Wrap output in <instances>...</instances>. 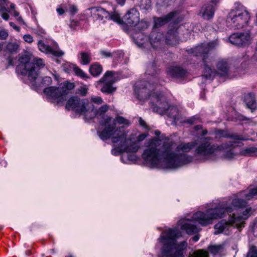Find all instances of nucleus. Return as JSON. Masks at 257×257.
<instances>
[{
    "mask_svg": "<svg viewBox=\"0 0 257 257\" xmlns=\"http://www.w3.org/2000/svg\"><path fill=\"white\" fill-rule=\"evenodd\" d=\"M107 19L112 20L118 24H121L123 22L120 18V15L115 11L109 13V17H108Z\"/></svg>",
    "mask_w": 257,
    "mask_h": 257,
    "instance_id": "7c9ffc66",
    "label": "nucleus"
},
{
    "mask_svg": "<svg viewBox=\"0 0 257 257\" xmlns=\"http://www.w3.org/2000/svg\"><path fill=\"white\" fill-rule=\"evenodd\" d=\"M198 119L199 117L198 116H194L187 119L186 122L190 124H194L197 123L198 122Z\"/></svg>",
    "mask_w": 257,
    "mask_h": 257,
    "instance_id": "a18cd8bd",
    "label": "nucleus"
},
{
    "mask_svg": "<svg viewBox=\"0 0 257 257\" xmlns=\"http://www.w3.org/2000/svg\"><path fill=\"white\" fill-rule=\"evenodd\" d=\"M159 70L154 63L149 65L146 72L148 80L138 82L135 85V92L138 99L144 100L149 97L150 106L154 112L160 114L166 113L168 117L176 121L179 118V111L176 106L168 107L166 97L162 93L153 92L156 87L161 84L158 77Z\"/></svg>",
    "mask_w": 257,
    "mask_h": 257,
    "instance_id": "f03ea898",
    "label": "nucleus"
},
{
    "mask_svg": "<svg viewBox=\"0 0 257 257\" xmlns=\"http://www.w3.org/2000/svg\"><path fill=\"white\" fill-rule=\"evenodd\" d=\"M10 8L11 9H13L14 10H15V5L14 4H13L12 3L11 5H10Z\"/></svg>",
    "mask_w": 257,
    "mask_h": 257,
    "instance_id": "0e129e2a",
    "label": "nucleus"
},
{
    "mask_svg": "<svg viewBox=\"0 0 257 257\" xmlns=\"http://www.w3.org/2000/svg\"><path fill=\"white\" fill-rule=\"evenodd\" d=\"M74 87V83L65 81L61 83L58 87L51 86L45 88L44 92L49 100L61 104L66 99L68 91L73 89Z\"/></svg>",
    "mask_w": 257,
    "mask_h": 257,
    "instance_id": "9b49d317",
    "label": "nucleus"
},
{
    "mask_svg": "<svg viewBox=\"0 0 257 257\" xmlns=\"http://www.w3.org/2000/svg\"><path fill=\"white\" fill-rule=\"evenodd\" d=\"M67 8L68 9L67 12H69L72 15H74L78 11L77 7L73 5H69L68 6H67Z\"/></svg>",
    "mask_w": 257,
    "mask_h": 257,
    "instance_id": "ea45409f",
    "label": "nucleus"
},
{
    "mask_svg": "<svg viewBox=\"0 0 257 257\" xmlns=\"http://www.w3.org/2000/svg\"><path fill=\"white\" fill-rule=\"evenodd\" d=\"M66 108L72 110L76 113L83 115L86 119H91L95 117L96 111L93 105L88 99H81L77 96H73L68 99L66 104Z\"/></svg>",
    "mask_w": 257,
    "mask_h": 257,
    "instance_id": "9d476101",
    "label": "nucleus"
},
{
    "mask_svg": "<svg viewBox=\"0 0 257 257\" xmlns=\"http://www.w3.org/2000/svg\"><path fill=\"white\" fill-rule=\"evenodd\" d=\"M40 51L46 54H51L56 56H61L64 52L59 49H54L51 47L46 45L42 41H39L38 44Z\"/></svg>",
    "mask_w": 257,
    "mask_h": 257,
    "instance_id": "6ab92c4d",
    "label": "nucleus"
},
{
    "mask_svg": "<svg viewBox=\"0 0 257 257\" xmlns=\"http://www.w3.org/2000/svg\"><path fill=\"white\" fill-rule=\"evenodd\" d=\"M164 39V36L163 34L155 31L151 33L149 37L150 43L152 47L154 49L159 48Z\"/></svg>",
    "mask_w": 257,
    "mask_h": 257,
    "instance_id": "f3484780",
    "label": "nucleus"
},
{
    "mask_svg": "<svg viewBox=\"0 0 257 257\" xmlns=\"http://www.w3.org/2000/svg\"><path fill=\"white\" fill-rule=\"evenodd\" d=\"M181 228L185 230L188 234H193L198 232L200 229L193 224L192 221L185 220L180 221Z\"/></svg>",
    "mask_w": 257,
    "mask_h": 257,
    "instance_id": "aec40b11",
    "label": "nucleus"
},
{
    "mask_svg": "<svg viewBox=\"0 0 257 257\" xmlns=\"http://www.w3.org/2000/svg\"><path fill=\"white\" fill-rule=\"evenodd\" d=\"M240 154L244 156H253L257 155V148L254 147H247L242 149Z\"/></svg>",
    "mask_w": 257,
    "mask_h": 257,
    "instance_id": "cd10ccee",
    "label": "nucleus"
},
{
    "mask_svg": "<svg viewBox=\"0 0 257 257\" xmlns=\"http://www.w3.org/2000/svg\"><path fill=\"white\" fill-rule=\"evenodd\" d=\"M17 20L18 22H19L20 23H22L23 24L24 23V21H23V20L22 19V18L21 17H19L17 19Z\"/></svg>",
    "mask_w": 257,
    "mask_h": 257,
    "instance_id": "052dcab7",
    "label": "nucleus"
},
{
    "mask_svg": "<svg viewBox=\"0 0 257 257\" xmlns=\"http://www.w3.org/2000/svg\"><path fill=\"white\" fill-rule=\"evenodd\" d=\"M199 239V235H195L194 236H193L192 237V240L194 241V242H196Z\"/></svg>",
    "mask_w": 257,
    "mask_h": 257,
    "instance_id": "4d7b16f0",
    "label": "nucleus"
},
{
    "mask_svg": "<svg viewBox=\"0 0 257 257\" xmlns=\"http://www.w3.org/2000/svg\"><path fill=\"white\" fill-rule=\"evenodd\" d=\"M91 13L96 18L101 20L104 18L107 19L108 17H109V13L100 7L91 8Z\"/></svg>",
    "mask_w": 257,
    "mask_h": 257,
    "instance_id": "5701e85b",
    "label": "nucleus"
},
{
    "mask_svg": "<svg viewBox=\"0 0 257 257\" xmlns=\"http://www.w3.org/2000/svg\"><path fill=\"white\" fill-rule=\"evenodd\" d=\"M181 235L180 232L176 228H169L164 230L159 238L162 244V257H183V250L187 246L185 241L176 243V239Z\"/></svg>",
    "mask_w": 257,
    "mask_h": 257,
    "instance_id": "39448f33",
    "label": "nucleus"
},
{
    "mask_svg": "<svg viewBox=\"0 0 257 257\" xmlns=\"http://www.w3.org/2000/svg\"><path fill=\"white\" fill-rule=\"evenodd\" d=\"M67 257H73V256H72L71 255H70V256H67Z\"/></svg>",
    "mask_w": 257,
    "mask_h": 257,
    "instance_id": "338daca9",
    "label": "nucleus"
},
{
    "mask_svg": "<svg viewBox=\"0 0 257 257\" xmlns=\"http://www.w3.org/2000/svg\"><path fill=\"white\" fill-rule=\"evenodd\" d=\"M215 137L217 138H232L236 140H243L242 138L238 137V136H233L230 135V134L228 133L227 131L220 130H217L215 132Z\"/></svg>",
    "mask_w": 257,
    "mask_h": 257,
    "instance_id": "bb28decb",
    "label": "nucleus"
},
{
    "mask_svg": "<svg viewBox=\"0 0 257 257\" xmlns=\"http://www.w3.org/2000/svg\"><path fill=\"white\" fill-rule=\"evenodd\" d=\"M166 42L171 45H176L179 43L177 30H169L166 35Z\"/></svg>",
    "mask_w": 257,
    "mask_h": 257,
    "instance_id": "4be33fe9",
    "label": "nucleus"
},
{
    "mask_svg": "<svg viewBox=\"0 0 257 257\" xmlns=\"http://www.w3.org/2000/svg\"><path fill=\"white\" fill-rule=\"evenodd\" d=\"M208 133V131L206 130H204L202 131L201 135L202 136H205Z\"/></svg>",
    "mask_w": 257,
    "mask_h": 257,
    "instance_id": "bf43d9fd",
    "label": "nucleus"
},
{
    "mask_svg": "<svg viewBox=\"0 0 257 257\" xmlns=\"http://www.w3.org/2000/svg\"><path fill=\"white\" fill-rule=\"evenodd\" d=\"M250 39V35L248 32L234 33L231 35L229 38L230 43L238 46H245L249 45Z\"/></svg>",
    "mask_w": 257,
    "mask_h": 257,
    "instance_id": "4468645a",
    "label": "nucleus"
},
{
    "mask_svg": "<svg viewBox=\"0 0 257 257\" xmlns=\"http://www.w3.org/2000/svg\"><path fill=\"white\" fill-rule=\"evenodd\" d=\"M250 210V208L246 209L243 212V215H236L234 213L231 216L229 215L228 221L224 219L221 220L214 226V234L222 233L228 235L231 234L233 227H235L240 230L244 226V221L248 218Z\"/></svg>",
    "mask_w": 257,
    "mask_h": 257,
    "instance_id": "6e6552de",
    "label": "nucleus"
},
{
    "mask_svg": "<svg viewBox=\"0 0 257 257\" xmlns=\"http://www.w3.org/2000/svg\"><path fill=\"white\" fill-rule=\"evenodd\" d=\"M23 39L25 42L28 43H32L33 42V37L29 34L25 35L23 36Z\"/></svg>",
    "mask_w": 257,
    "mask_h": 257,
    "instance_id": "c03bdc74",
    "label": "nucleus"
},
{
    "mask_svg": "<svg viewBox=\"0 0 257 257\" xmlns=\"http://www.w3.org/2000/svg\"><path fill=\"white\" fill-rule=\"evenodd\" d=\"M7 0H0V11H4L6 10L4 6L6 4Z\"/></svg>",
    "mask_w": 257,
    "mask_h": 257,
    "instance_id": "09e8293b",
    "label": "nucleus"
},
{
    "mask_svg": "<svg viewBox=\"0 0 257 257\" xmlns=\"http://www.w3.org/2000/svg\"><path fill=\"white\" fill-rule=\"evenodd\" d=\"M219 0H211L209 3L204 6L200 11L202 17L206 20H209L213 17L216 6Z\"/></svg>",
    "mask_w": 257,
    "mask_h": 257,
    "instance_id": "dca6fc26",
    "label": "nucleus"
},
{
    "mask_svg": "<svg viewBox=\"0 0 257 257\" xmlns=\"http://www.w3.org/2000/svg\"><path fill=\"white\" fill-rule=\"evenodd\" d=\"M177 16L176 12H172L168 15L162 17L155 18L154 20L155 26L158 27L162 26L166 23L174 20Z\"/></svg>",
    "mask_w": 257,
    "mask_h": 257,
    "instance_id": "a211bd4d",
    "label": "nucleus"
},
{
    "mask_svg": "<svg viewBox=\"0 0 257 257\" xmlns=\"http://www.w3.org/2000/svg\"><path fill=\"white\" fill-rule=\"evenodd\" d=\"M234 9L228 13L226 18V26L230 29H240L248 25L250 15L245 7L236 4Z\"/></svg>",
    "mask_w": 257,
    "mask_h": 257,
    "instance_id": "1a4fd4ad",
    "label": "nucleus"
},
{
    "mask_svg": "<svg viewBox=\"0 0 257 257\" xmlns=\"http://www.w3.org/2000/svg\"><path fill=\"white\" fill-rule=\"evenodd\" d=\"M108 106L107 105H103L99 108V110L101 112H105L107 110Z\"/></svg>",
    "mask_w": 257,
    "mask_h": 257,
    "instance_id": "5fc2aeb1",
    "label": "nucleus"
},
{
    "mask_svg": "<svg viewBox=\"0 0 257 257\" xmlns=\"http://www.w3.org/2000/svg\"><path fill=\"white\" fill-rule=\"evenodd\" d=\"M256 197L257 187L250 188L248 191H241L237 194L236 198L232 200L231 206L229 205L230 203L216 200L210 204L205 212L199 211L194 213L192 217V220L202 226L208 225L211 224L214 219L222 218L226 213L231 212L233 210L232 206L245 207L247 205L246 200Z\"/></svg>",
    "mask_w": 257,
    "mask_h": 257,
    "instance_id": "7ed1b4c3",
    "label": "nucleus"
},
{
    "mask_svg": "<svg viewBox=\"0 0 257 257\" xmlns=\"http://www.w3.org/2000/svg\"><path fill=\"white\" fill-rule=\"evenodd\" d=\"M202 126L201 125H197L195 126V130L196 131H198L199 130L202 129Z\"/></svg>",
    "mask_w": 257,
    "mask_h": 257,
    "instance_id": "13d9d810",
    "label": "nucleus"
},
{
    "mask_svg": "<svg viewBox=\"0 0 257 257\" xmlns=\"http://www.w3.org/2000/svg\"><path fill=\"white\" fill-rule=\"evenodd\" d=\"M117 123L126 125L130 124L128 120L122 116H117L115 118L106 116L101 122V124L104 128L101 131H97L99 138L103 141L111 139L113 142L116 143L117 142V136L120 137L121 140L123 139V137H126L124 127L117 126Z\"/></svg>",
    "mask_w": 257,
    "mask_h": 257,
    "instance_id": "423d86ee",
    "label": "nucleus"
},
{
    "mask_svg": "<svg viewBox=\"0 0 257 257\" xmlns=\"http://www.w3.org/2000/svg\"><path fill=\"white\" fill-rule=\"evenodd\" d=\"M1 16L3 19L6 21H8L10 17L9 15L7 13H3Z\"/></svg>",
    "mask_w": 257,
    "mask_h": 257,
    "instance_id": "864d4df0",
    "label": "nucleus"
},
{
    "mask_svg": "<svg viewBox=\"0 0 257 257\" xmlns=\"http://www.w3.org/2000/svg\"><path fill=\"white\" fill-rule=\"evenodd\" d=\"M20 46L16 43H8L6 46V50L11 54L17 53L19 51Z\"/></svg>",
    "mask_w": 257,
    "mask_h": 257,
    "instance_id": "c85d7f7f",
    "label": "nucleus"
},
{
    "mask_svg": "<svg viewBox=\"0 0 257 257\" xmlns=\"http://www.w3.org/2000/svg\"><path fill=\"white\" fill-rule=\"evenodd\" d=\"M141 9L148 11L151 8V0H141L140 2Z\"/></svg>",
    "mask_w": 257,
    "mask_h": 257,
    "instance_id": "473e14b6",
    "label": "nucleus"
},
{
    "mask_svg": "<svg viewBox=\"0 0 257 257\" xmlns=\"http://www.w3.org/2000/svg\"><path fill=\"white\" fill-rule=\"evenodd\" d=\"M42 33H45V31H44V30H42Z\"/></svg>",
    "mask_w": 257,
    "mask_h": 257,
    "instance_id": "69168bd1",
    "label": "nucleus"
},
{
    "mask_svg": "<svg viewBox=\"0 0 257 257\" xmlns=\"http://www.w3.org/2000/svg\"><path fill=\"white\" fill-rule=\"evenodd\" d=\"M147 136V135L146 134H142L140 135L138 137V141L141 142L144 140Z\"/></svg>",
    "mask_w": 257,
    "mask_h": 257,
    "instance_id": "3c124183",
    "label": "nucleus"
},
{
    "mask_svg": "<svg viewBox=\"0 0 257 257\" xmlns=\"http://www.w3.org/2000/svg\"><path fill=\"white\" fill-rule=\"evenodd\" d=\"M155 134L156 136H159L161 134V132L159 130H156L155 132Z\"/></svg>",
    "mask_w": 257,
    "mask_h": 257,
    "instance_id": "e2e57ef3",
    "label": "nucleus"
},
{
    "mask_svg": "<svg viewBox=\"0 0 257 257\" xmlns=\"http://www.w3.org/2000/svg\"><path fill=\"white\" fill-rule=\"evenodd\" d=\"M73 70L75 74L77 76L83 78V79H86L89 78V76H88L87 74L79 67L75 66L73 68Z\"/></svg>",
    "mask_w": 257,
    "mask_h": 257,
    "instance_id": "72a5a7b5",
    "label": "nucleus"
},
{
    "mask_svg": "<svg viewBox=\"0 0 257 257\" xmlns=\"http://www.w3.org/2000/svg\"><path fill=\"white\" fill-rule=\"evenodd\" d=\"M88 88L85 85L80 86L77 89V93L82 96H85L88 92Z\"/></svg>",
    "mask_w": 257,
    "mask_h": 257,
    "instance_id": "e433bc0d",
    "label": "nucleus"
},
{
    "mask_svg": "<svg viewBox=\"0 0 257 257\" xmlns=\"http://www.w3.org/2000/svg\"><path fill=\"white\" fill-rule=\"evenodd\" d=\"M253 234L255 236L257 237V220L255 221L252 227Z\"/></svg>",
    "mask_w": 257,
    "mask_h": 257,
    "instance_id": "de8ad7c7",
    "label": "nucleus"
},
{
    "mask_svg": "<svg viewBox=\"0 0 257 257\" xmlns=\"http://www.w3.org/2000/svg\"><path fill=\"white\" fill-rule=\"evenodd\" d=\"M117 137V142H113L111 139L112 143L114 149H112L111 153L113 155H118L119 154L123 152L135 153L138 151L139 147L137 143L135 142L132 141L131 139H126V137H123V139H120V137Z\"/></svg>",
    "mask_w": 257,
    "mask_h": 257,
    "instance_id": "f8f14e48",
    "label": "nucleus"
},
{
    "mask_svg": "<svg viewBox=\"0 0 257 257\" xmlns=\"http://www.w3.org/2000/svg\"><path fill=\"white\" fill-rule=\"evenodd\" d=\"M139 121L140 125L146 128L148 127L146 122L142 118H139Z\"/></svg>",
    "mask_w": 257,
    "mask_h": 257,
    "instance_id": "603ef678",
    "label": "nucleus"
},
{
    "mask_svg": "<svg viewBox=\"0 0 257 257\" xmlns=\"http://www.w3.org/2000/svg\"><path fill=\"white\" fill-rule=\"evenodd\" d=\"M138 28L140 31H143L146 30L149 26V23L147 21L142 20L141 21H139V22L138 23Z\"/></svg>",
    "mask_w": 257,
    "mask_h": 257,
    "instance_id": "c9c22d12",
    "label": "nucleus"
},
{
    "mask_svg": "<svg viewBox=\"0 0 257 257\" xmlns=\"http://www.w3.org/2000/svg\"><path fill=\"white\" fill-rule=\"evenodd\" d=\"M218 45V41L215 40L209 43H201L195 48L188 50L189 53L193 54L196 56H200L202 58L205 65L202 78L206 79H212L217 73L221 76H225L228 73L229 66L227 62L224 60L218 62L216 65L217 71L211 68L209 55L210 52Z\"/></svg>",
    "mask_w": 257,
    "mask_h": 257,
    "instance_id": "20e7f679",
    "label": "nucleus"
},
{
    "mask_svg": "<svg viewBox=\"0 0 257 257\" xmlns=\"http://www.w3.org/2000/svg\"><path fill=\"white\" fill-rule=\"evenodd\" d=\"M124 23L129 26H135L140 21V13L136 8L127 11L123 17Z\"/></svg>",
    "mask_w": 257,
    "mask_h": 257,
    "instance_id": "2eb2a0df",
    "label": "nucleus"
},
{
    "mask_svg": "<svg viewBox=\"0 0 257 257\" xmlns=\"http://www.w3.org/2000/svg\"><path fill=\"white\" fill-rule=\"evenodd\" d=\"M52 83V79L49 76H45L44 77L42 81V83L44 85H49Z\"/></svg>",
    "mask_w": 257,
    "mask_h": 257,
    "instance_id": "37998d69",
    "label": "nucleus"
},
{
    "mask_svg": "<svg viewBox=\"0 0 257 257\" xmlns=\"http://www.w3.org/2000/svg\"><path fill=\"white\" fill-rule=\"evenodd\" d=\"M91 101L97 104H101L103 102L101 97L93 96L91 97Z\"/></svg>",
    "mask_w": 257,
    "mask_h": 257,
    "instance_id": "a19ab883",
    "label": "nucleus"
},
{
    "mask_svg": "<svg viewBox=\"0 0 257 257\" xmlns=\"http://www.w3.org/2000/svg\"><path fill=\"white\" fill-rule=\"evenodd\" d=\"M68 9L67 6L61 5L56 9V11L59 15H62L65 12H67Z\"/></svg>",
    "mask_w": 257,
    "mask_h": 257,
    "instance_id": "58836bf2",
    "label": "nucleus"
},
{
    "mask_svg": "<svg viewBox=\"0 0 257 257\" xmlns=\"http://www.w3.org/2000/svg\"><path fill=\"white\" fill-rule=\"evenodd\" d=\"M89 71L92 76H98L102 73V67L99 63H95L90 66Z\"/></svg>",
    "mask_w": 257,
    "mask_h": 257,
    "instance_id": "a878e982",
    "label": "nucleus"
},
{
    "mask_svg": "<svg viewBox=\"0 0 257 257\" xmlns=\"http://www.w3.org/2000/svg\"><path fill=\"white\" fill-rule=\"evenodd\" d=\"M117 4L119 5L122 6L124 5L125 0H115Z\"/></svg>",
    "mask_w": 257,
    "mask_h": 257,
    "instance_id": "6e6d98bb",
    "label": "nucleus"
},
{
    "mask_svg": "<svg viewBox=\"0 0 257 257\" xmlns=\"http://www.w3.org/2000/svg\"><path fill=\"white\" fill-rule=\"evenodd\" d=\"M161 141L157 138L147 143L148 148L144 151L142 157L147 165L160 169H177L193 161V157L187 154L195 148V156L203 160L213 155L231 159L236 156L235 143L230 142L221 146L212 143L210 137L203 138L197 141L182 143L174 149L172 142H166L160 146Z\"/></svg>",
    "mask_w": 257,
    "mask_h": 257,
    "instance_id": "f257e3e1",
    "label": "nucleus"
},
{
    "mask_svg": "<svg viewBox=\"0 0 257 257\" xmlns=\"http://www.w3.org/2000/svg\"><path fill=\"white\" fill-rule=\"evenodd\" d=\"M30 55L22 54L19 59L20 64L17 67V70L20 71L23 75L28 76L32 82L38 77L39 70L45 66V62L41 58H34L33 62H30Z\"/></svg>",
    "mask_w": 257,
    "mask_h": 257,
    "instance_id": "0eeeda50",
    "label": "nucleus"
},
{
    "mask_svg": "<svg viewBox=\"0 0 257 257\" xmlns=\"http://www.w3.org/2000/svg\"><path fill=\"white\" fill-rule=\"evenodd\" d=\"M10 25L11 27H12L14 29H15L17 32L20 31V28L17 26L14 22H10Z\"/></svg>",
    "mask_w": 257,
    "mask_h": 257,
    "instance_id": "8fccbe9b",
    "label": "nucleus"
},
{
    "mask_svg": "<svg viewBox=\"0 0 257 257\" xmlns=\"http://www.w3.org/2000/svg\"><path fill=\"white\" fill-rule=\"evenodd\" d=\"M192 257H208V253L204 250L200 249L194 252Z\"/></svg>",
    "mask_w": 257,
    "mask_h": 257,
    "instance_id": "f704fd0d",
    "label": "nucleus"
},
{
    "mask_svg": "<svg viewBox=\"0 0 257 257\" xmlns=\"http://www.w3.org/2000/svg\"><path fill=\"white\" fill-rule=\"evenodd\" d=\"M168 75L173 78H181L186 74V71L180 67H171L167 70Z\"/></svg>",
    "mask_w": 257,
    "mask_h": 257,
    "instance_id": "412c9836",
    "label": "nucleus"
},
{
    "mask_svg": "<svg viewBox=\"0 0 257 257\" xmlns=\"http://www.w3.org/2000/svg\"><path fill=\"white\" fill-rule=\"evenodd\" d=\"M100 53L104 58H108L112 56L111 53L106 51L102 50L100 52Z\"/></svg>",
    "mask_w": 257,
    "mask_h": 257,
    "instance_id": "49530a36",
    "label": "nucleus"
},
{
    "mask_svg": "<svg viewBox=\"0 0 257 257\" xmlns=\"http://www.w3.org/2000/svg\"><path fill=\"white\" fill-rule=\"evenodd\" d=\"M223 248L222 245H210L208 247V250L210 252L214 255L220 253Z\"/></svg>",
    "mask_w": 257,
    "mask_h": 257,
    "instance_id": "c756f323",
    "label": "nucleus"
},
{
    "mask_svg": "<svg viewBox=\"0 0 257 257\" xmlns=\"http://www.w3.org/2000/svg\"><path fill=\"white\" fill-rule=\"evenodd\" d=\"M135 43L140 47H144L145 45V41L148 38L146 36H144L142 33H138L134 35L133 37Z\"/></svg>",
    "mask_w": 257,
    "mask_h": 257,
    "instance_id": "393cba45",
    "label": "nucleus"
},
{
    "mask_svg": "<svg viewBox=\"0 0 257 257\" xmlns=\"http://www.w3.org/2000/svg\"><path fill=\"white\" fill-rule=\"evenodd\" d=\"M244 101L247 107L251 110V112L257 108V103L253 94L249 93L247 94L245 96Z\"/></svg>",
    "mask_w": 257,
    "mask_h": 257,
    "instance_id": "b1692460",
    "label": "nucleus"
},
{
    "mask_svg": "<svg viewBox=\"0 0 257 257\" xmlns=\"http://www.w3.org/2000/svg\"><path fill=\"white\" fill-rule=\"evenodd\" d=\"M80 62L83 65L88 64L91 61V55L90 54L85 52L80 53Z\"/></svg>",
    "mask_w": 257,
    "mask_h": 257,
    "instance_id": "2f4dec72",
    "label": "nucleus"
},
{
    "mask_svg": "<svg viewBox=\"0 0 257 257\" xmlns=\"http://www.w3.org/2000/svg\"><path fill=\"white\" fill-rule=\"evenodd\" d=\"M9 36V33L7 30L2 29L0 30V39L6 40Z\"/></svg>",
    "mask_w": 257,
    "mask_h": 257,
    "instance_id": "79ce46f5",
    "label": "nucleus"
},
{
    "mask_svg": "<svg viewBox=\"0 0 257 257\" xmlns=\"http://www.w3.org/2000/svg\"><path fill=\"white\" fill-rule=\"evenodd\" d=\"M247 257H257V247L252 246L247 253Z\"/></svg>",
    "mask_w": 257,
    "mask_h": 257,
    "instance_id": "4c0bfd02",
    "label": "nucleus"
},
{
    "mask_svg": "<svg viewBox=\"0 0 257 257\" xmlns=\"http://www.w3.org/2000/svg\"><path fill=\"white\" fill-rule=\"evenodd\" d=\"M19 16V13L15 10L14 11V16L15 17Z\"/></svg>",
    "mask_w": 257,
    "mask_h": 257,
    "instance_id": "680f3d73",
    "label": "nucleus"
},
{
    "mask_svg": "<svg viewBox=\"0 0 257 257\" xmlns=\"http://www.w3.org/2000/svg\"><path fill=\"white\" fill-rule=\"evenodd\" d=\"M116 81L114 75V72L112 71H107L103 77L97 81L98 84L103 83L100 90L102 92L110 94L115 91V88L113 87L112 84Z\"/></svg>",
    "mask_w": 257,
    "mask_h": 257,
    "instance_id": "ddd939ff",
    "label": "nucleus"
}]
</instances>
